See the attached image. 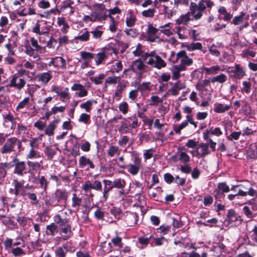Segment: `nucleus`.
<instances>
[{
  "label": "nucleus",
  "mask_w": 257,
  "mask_h": 257,
  "mask_svg": "<svg viewBox=\"0 0 257 257\" xmlns=\"http://www.w3.org/2000/svg\"><path fill=\"white\" fill-rule=\"evenodd\" d=\"M214 5L211 0L200 1L198 4L191 2L189 7V12L195 21L200 20L203 16V12L206 9H211Z\"/></svg>",
  "instance_id": "1"
},
{
  "label": "nucleus",
  "mask_w": 257,
  "mask_h": 257,
  "mask_svg": "<svg viewBox=\"0 0 257 257\" xmlns=\"http://www.w3.org/2000/svg\"><path fill=\"white\" fill-rule=\"evenodd\" d=\"M143 60L153 68L161 69L166 66V62L155 51L145 53L142 55Z\"/></svg>",
  "instance_id": "2"
},
{
  "label": "nucleus",
  "mask_w": 257,
  "mask_h": 257,
  "mask_svg": "<svg viewBox=\"0 0 257 257\" xmlns=\"http://www.w3.org/2000/svg\"><path fill=\"white\" fill-rule=\"evenodd\" d=\"M169 60L173 63H177L180 60L179 65H182L186 68L193 63L192 59L187 56L185 50H181L176 54L174 51L171 52Z\"/></svg>",
  "instance_id": "3"
},
{
  "label": "nucleus",
  "mask_w": 257,
  "mask_h": 257,
  "mask_svg": "<svg viewBox=\"0 0 257 257\" xmlns=\"http://www.w3.org/2000/svg\"><path fill=\"white\" fill-rule=\"evenodd\" d=\"M26 83V81L24 78L19 76V74L16 73L10 81L9 86L11 87H14L19 90L24 88Z\"/></svg>",
  "instance_id": "4"
},
{
  "label": "nucleus",
  "mask_w": 257,
  "mask_h": 257,
  "mask_svg": "<svg viewBox=\"0 0 257 257\" xmlns=\"http://www.w3.org/2000/svg\"><path fill=\"white\" fill-rule=\"evenodd\" d=\"M18 142V139L15 137L10 138L7 139L4 146L1 148L0 152L2 154H10L14 150V149Z\"/></svg>",
  "instance_id": "5"
},
{
  "label": "nucleus",
  "mask_w": 257,
  "mask_h": 257,
  "mask_svg": "<svg viewBox=\"0 0 257 257\" xmlns=\"http://www.w3.org/2000/svg\"><path fill=\"white\" fill-rule=\"evenodd\" d=\"M14 163L13 166H15L14 173L20 176H23L27 173L25 171L26 169V165L24 161H21L17 158H15L12 161Z\"/></svg>",
  "instance_id": "6"
},
{
  "label": "nucleus",
  "mask_w": 257,
  "mask_h": 257,
  "mask_svg": "<svg viewBox=\"0 0 257 257\" xmlns=\"http://www.w3.org/2000/svg\"><path fill=\"white\" fill-rule=\"evenodd\" d=\"M226 71L229 74V76L231 78H234L236 79H240L245 75V71L238 64H235L234 68L231 70H230V68H228Z\"/></svg>",
  "instance_id": "7"
},
{
  "label": "nucleus",
  "mask_w": 257,
  "mask_h": 257,
  "mask_svg": "<svg viewBox=\"0 0 257 257\" xmlns=\"http://www.w3.org/2000/svg\"><path fill=\"white\" fill-rule=\"evenodd\" d=\"M82 189L84 191L87 193L91 189H94L98 191H102L101 183L98 180H95L93 183H91L89 181H86L83 185Z\"/></svg>",
  "instance_id": "8"
},
{
  "label": "nucleus",
  "mask_w": 257,
  "mask_h": 257,
  "mask_svg": "<svg viewBox=\"0 0 257 257\" xmlns=\"http://www.w3.org/2000/svg\"><path fill=\"white\" fill-rule=\"evenodd\" d=\"M51 90L52 92H55L57 95L62 99L63 102H66V100L69 99V93L68 88H60L59 87L54 85L51 86Z\"/></svg>",
  "instance_id": "9"
},
{
  "label": "nucleus",
  "mask_w": 257,
  "mask_h": 257,
  "mask_svg": "<svg viewBox=\"0 0 257 257\" xmlns=\"http://www.w3.org/2000/svg\"><path fill=\"white\" fill-rule=\"evenodd\" d=\"M171 85L172 86L169 90V92L173 96H177L179 94V91L181 90L184 89L186 87V84L185 81L178 80L175 83H171Z\"/></svg>",
  "instance_id": "10"
},
{
  "label": "nucleus",
  "mask_w": 257,
  "mask_h": 257,
  "mask_svg": "<svg viewBox=\"0 0 257 257\" xmlns=\"http://www.w3.org/2000/svg\"><path fill=\"white\" fill-rule=\"evenodd\" d=\"M147 67L141 60L138 59L132 63L131 69L136 74H141L146 71Z\"/></svg>",
  "instance_id": "11"
},
{
  "label": "nucleus",
  "mask_w": 257,
  "mask_h": 257,
  "mask_svg": "<svg viewBox=\"0 0 257 257\" xmlns=\"http://www.w3.org/2000/svg\"><path fill=\"white\" fill-rule=\"evenodd\" d=\"M232 106L231 102L227 104H223L215 102L213 105V110L217 113H223L228 111Z\"/></svg>",
  "instance_id": "12"
},
{
  "label": "nucleus",
  "mask_w": 257,
  "mask_h": 257,
  "mask_svg": "<svg viewBox=\"0 0 257 257\" xmlns=\"http://www.w3.org/2000/svg\"><path fill=\"white\" fill-rule=\"evenodd\" d=\"M186 68L182 65H176L173 66L170 69L173 80H177L181 77V72L185 71Z\"/></svg>",
  "instance_id": "13"
},
{
  "label": "nucleus",
  "mask_w": 257,
  "mask_h": 257,
  "mask_svg": "<svg viewBox=\"0 0 257 257\" xmlns=\"http://www.w3.org/2000/svg\"><path fill=\"white\" fill-rule=\"evenodd\" d=\"M134 164H130L127 171L133 175H136L141 167V160L139 158H135L134 160Z\"/></svg>",
  "instance_id": "14"
},
{
  "label": "nucleus",
  "mask_w": 257,
  "mask_h": 257,
  "mask_svg": "<svg viewBox=\"0 0 257 257\" xmlns=\"http://www.w3.org/2000/svg\"><path fill=\"white\" fill-rule=\"evenodd\" d=\"M86 165H88L92 169H94L95 168V165L92 161H91L89 159L83 156L80 157L79 160V168L84 169L85 168Z\"/></svg>",
  "instance_id": "15"
},
{
  "label": "nucleus",
  "mask_w": 257,
  "mask_h": 257,
  "mask_svg": "<svg viewBox=\"0 0 257 257\" xmlns=\"http://www.w3.org/2000/svg\"><path fill=\"white\" fill-rule=\"evenodd\" d=\"M203 70L207 75H215L220 71H223L224 68H221L219 65H216L210 67H203Z\"/></svg>",
  "instance_id": "16"
},
{
  "label": "nucleus",
  "mask_w": 257,
  "mask_h": 257,
  "mask_svg": "<svg viewBox=\"0 0 257 257\" xmlns=\"http://www.w3.org/2000/svg\"><path fill=\"white\" fill-rule=\"evenodd\" d=\"M37 77L38 81L41 82L43 84H46L52 79V75L51 71H49L47 72L41 73L37 75Z\"/></svg>",
  "instance_id": "17"
},
{
  "label": "nucleus",
  "mask_w": 257,
  "mask_h": 257,
  "mask_svg": "<svg viewBox=\"0 0 257 257\" xmlns=\"http://www.w3.org/2000/svg\"><path fill=\"white\" fill-rule=\"evenodd\" d=\"M247 195H249L251 196H255L257 195V192L254 189L250 187L248 189H245V190L239 189L238 190V193H236L237 196H241L244 197L247 196Z\"/></svg>",
  "instance_id": "18"
},
{
  "label": "nucleus",
  "mask_w": 257,
  "mask_h": 257,
  "mask_svg": "<svg viewBox=\"0 0 257 257\" xmlns=\"http://www.w3.org/2000/svg\"><path fill=\"white\" fill-rule=\"evenodd\" d=\"M58 122L59 120L57 119L54 120L53 121L50 122L46 127L45 131V134L49 136L53 135L54 131L56 128V125Z\"/></svg>",
  "instance_id": "19"
},
{
  "label": "nucleus",
  "mask_w": 257,
  "mask_h": 257,
  "mask_svg": "<svg viewBox=\"0 0 257 257\" xmlns=\"http://www.w3.org/2000/svg\"><path fill=\"white\" fill-rule=\"evenodd\" d=\"M191 16V15L189 11L186 14L181 15L176 20V23L179 24H187L189 22L194 20Z\"/></svg>",
  "instance_id": "20"
},
{
  "label": "nucleus",
  "mask_w": 257,
  "mask_h": 257,
  "mask_svg": "<svg viewBox=\"0 0 257 257\" xmlns=\"http://www.w3.org/2000/svg\"><path fill=\"white\" fill-rule=\"evenodd\" d=\"M56 198L59 202L60 200H63L66 202L68 198V193L63 189H57L55 192Z\"/></svg>",
  "instance_id": "21"
},
{
  "label": "nucleus",
  "mask_w": 257,
  "mask_h": 257,
  "mask_svg": "<svg viewBox=\"0 0 257 257\" xmlns=\"http://www.w3.org/2000/svg\"><path fill=\"white\" fill-rule=\"evenodd\" d=\"M13 184L14 186V189H12V191H14V194L17 197L19 194H20L21 192L23 189V184L19 182L18 180L15 179L13 181Z\"/></svg>",
  "instance_id": "22"
},
{
  "label": "nucleus",
  "mask_w": 257,
  "mask_h": 257,
  "mask_svg": "<svg viewBox=\"0 0 257 257\" xmlns=\"http://www.w3.org/2000/svg\"><path fill=\"white\" fill-rule=\"evenodd\" d=\"M90 37V32L84 29V31L82 30L79 32L78 36L75 37V40H79L81 42H86L88 41Z\"/></svg>",
  "instance_id": "23"
},
{
  "label": "nucleus",
  "mask_w": 257,
  "mask_h": 257,
  "mask_svg": "<svg viewBox=\"0 0 257 257\" xmlns=\"http://www.w3.org/2000/svg\"><path fill=\"white\" fill-rule=\"evenodd\" d=\"M128 16L126 18V25L128 27H133L136 21V17L132 10L127 11Z\"/></svg>",
  "instance_id": "24"
},
{
  "label": "nucleus",
  "mask_w": 257,
  "mask_h": 257,
  "mask_svg": "<svg viewBox=\"0 0 257 257\" xmlns=\"http://www.w3.org/2000/svg\"><path fill=\"white\" fill-rule=\"evenodd\" d=\"M125 221L127 224L130 226H133L136 225L138 221L136 214L130 213L127 215Z\"/></svg>",
  "instance_id": "25"
},
{
  "label": "nucleus",
  "mask_w": 257,
  "mask_h": 257,
  "mask_svg": "<svg viewBox=\"0 0 257 257\" xmlns=\"http://www.w3.org/2000/svg\"><path fill=\"white\" fill-rule=\"evenodd\" d=\"M227 80V76L223 73H221L216 76L212 77L211 79V82L212 83L215 82H218L219 83H223Z\"/></svg>",
  "instance_id": "26"
},
{
  "label": "nucleus",
  "mask_w": 257,
  "mask_h": 257,
  "mask_svg": "<svg viewBox=\"0 0 257 257\" xmlns=\"http://www.w3.org/2000/svg\"><path fill=\"white\" fill-rule=\"evenodd\" d=\"M67 250L66 245L63 244L62 246H59L55 250L56 257H66Z\"/></svg>",
  "instance_id": "27"
},
{
  "label": "nucleus",
  "mask_w": 257,
  "mask_h": 257,
  "mask_svg": "<svg viewBox=\"0 0 257 257\" xmlns=\"http://www.w3.org/2000/svg\"><path fill=\"white\" fill-rule=\"evenodd\" d=\"M93 103L96 104L97 101L94 100H88L86 102L82 103L80 105V107L81 108L84 109L86 112H90Z\"/></svg>",
  "instance_id": "28"
},
{
  "label": "nucleus",
  "mask_w": 257,
  "mask_h": 257,
  "mask_svg": "<svg viewBox=\"0 0 257 257\" xmlns=\"http://www.w3.org/2000/svg\"><path fill=\"white\" fill-rule=\"evenodd\" d=\"M37 183L40 184V187L44 191H46L49 185V181L44 176H39Z\"/></svg>",
  "instance_id": "29"
},
{
  "label": "nucleus",
  "mask_w": 257,
  "mask_h": 257,
  "mask_svg": "<svg viewBox=\"0 0 257 257\" xmlns=\"http://www.w3.org/2000/svg\"><path fill=\"white\" fill-rule=\"evenodd\" d=\"M74 2L71 0H66L63 3L61 9L65 10L67 8L70 9L69 14L72 15L74 12V8L72 7Z\"/></svg>",
  "instance_id": "30"
},
{
  "label": "nucleus",
  "mask_w": 257,
  "mask_h": 257,
  "mask_svg": "<svg viewBox=\"0 0 257 257\" xmlns=\"http://www.w3.org/2000/svg\"><path fill=\"white\" fill-rule=\"evenodd\" d=\"M26 157L29 159H37L41 157L40 153L34 149H30L29 153L27 154Z\"/></svg>",
  "instance_id": "31"
},
{
  "label": "nucleus",
  "mask_w": 257,
  "mask_h": 257,
  "mask_svg": "<svg viewBox=\"0 0 257 257\" xmlns=\"http://www.w3.org/2000/svg\"><path fill=\"white\" fill-rule=\"evenodd\" d=\"M46 234L48 235H54L57 232V227L54 223H52L46 226Z\"/></svg>",
  "instance_id": "32"
},
{
  "label": "nucleus",
  "mask_w": 257,
  "mask_h": 257,
  "mask_svg": "<svg viewBox=\"0 0 257 257\" xmlns=\"http://www.w3.org/2000/svg\"><path fill=\"white\" fill-rule=\"evenodd\" d=\"M28 166L34 171H37L42 168V161L40 162H32L29 161L27 163Z\"/></svg>",
  "instance_id": "33"
},
{
  "label": "nucleus",
  "mask_w": 257,
  "mask_h": 257,
  "mask_svg": "<svg viewBox=\"0 0 257 257\" xmlns=\"http://www.w3.org/2000/svg\"><path fill=\"white\" fill-rule=\"evenodd\" d=\"M178 160L184 164H187L190 162V157L185 152H181L178 154Z\"/></svg>",
  "instance_id": "34"
},
{
  "label": "nucleus",
  "mask_w": 257,
  "mask_h": 257,
  "mask_svg": "<svg viewBox=\"0 0 257 257\" xmlns=\"http://www.w3.org/2000/svg\"><path fill=\"white\" fill-rule=\"evenodd\" d=\"M106 58L107 56L104 52L98 53L95 57H94L96 65L100 64Z\"/></svg>",
  "instance_id": "35"
},
{
  "label": "nucleus",
  "mask_w": 257,
  "mask_h": 257,
  "mask_svg": "<svg viewBox=\"0 0 257 257\" xmlns=\"http://www.w3.org/2000/svg\"><path fill=\"white\" fill-rule=\"evenodd\" d=\"M187 30L186 28L184 27H179L177 30L178 38L181 40L186 39L187 37Z\"/></svg>",
  "instance_id": "36"
},
{
  "label": "nucleus",
  "mask_w": 257,
  "mask_h": 257,
  "mask_svg": "<svg viewBox=\"0 0 257 257\" xmlns=\"http://www.w3.org/2000/svg\"><path fill=\"white\" fill-rule=\"evenodd\" d=\"M54 221L56 223L62 227L68 223V219L66 218L63 219L60 215L58 214L55 216Z\"/></svg>",
  "instance_id": "37"
},
{
  "label": "nucleus",
  "mask_w": 257,
  "mask_h": 257,
  "mask_svg": "<svg viewBox=\"0 0 257 257\" xmlns=\"http://www.w3.org/2000/svg\"><path fill=\"white\" fill-rule=\"evenodd\" d=\"M82 199L77 197L76 193L73 194V197L72 199V207L73 208L78 207L81 205Z\"/></svg>",
  "instance_id": "38"
},
{
  "label": "nucleus",
  "mask_w": 257,
  "mask_h": 257,
  "mask_svg": "<svg viewBox=\"0 0 257 257\" xmlns=\"http://www.w3.org/2000/svg\"><path fill=\"white\" fill-rule=\"evenodd\" d=\"M32 31L34 33L39 34L40 35H44L47 36H49V32L48 31H40V25L39 24V23H37L35 24V26L33 28Z\"/></svg>",
  "instance_id": "39"
},
{
  "label": "nucleus",
  "mask_w": 257,
  "mask_h": 257,
  "mask_svg": "<svg viewBox=\"0 0 257 257\" xmlns=\"http://www.w3.org/2000/svg\"><path fill=\"white\" fill-rule=\"evenodd\" d=\"M199 148L201 149V157H204L205 156L210 154L209 150L208 145L204 143H201L199 145Z\"/></svg>",
  "instance_id": "40"
},
{
  "label": "nucleus",
  "mask_w": 257,
  "mask_h": 257,
  "mask_svg": "<svg viewBox=\"0 0 257 257\" xmlns=\"http://www.w3.org/2000/svg\"><path fill=\"white\" fill-rule=\"evenodd\" d=\"M225 246L222 243L218 244L214 247V251L216 252V255L219 256L223 252H225Z\"/></svg>",
  "instance_id": "41"
},
{
  "label": "nucleus",
  "mask_w": 257,
  "mask_h": 257,
  "mask_svg": "<svg viewBox=\"0 0 257 257\" xmlns=\"http://www.w3.org/2000/svg\"><path fill=\"white\" fill-rule=\"evenodd\" d=\"M245 16V13L241 12L239 16H235L232 21V23L234 25H238L243 22V20Z\"/></svg>",
  "instance_id": "42"
},
{
  "label": "nucleus",
  "mask_w": 257,
  "mask_h": 257,
  "mask_svg": "<svg viewBox=\"0 0 257 257\" xmlns=\"http://www.w3.org/2000/svg\"><path fill=\"white\" fill-rule=\"evenodd\" d=\"M108 14L107 16V17H109L111 21H113V20H114V18L113 17V15H114L115 14H119L121 13V10L117 7H115L113 9H109L108 11Z\"/></svg>",
  "instance_id": "43"
},
{
  "label": "nucleus",
  "mask_w": 257,
  "mask_h": 257,
  "mask_svg": "<svg viewBox=\"0 0 257 257\" xmlns=\"http://www.w3.org/2000/svg\"><path fill=\"white\" fill-rule=\"evenodd\" d=\"M227 220L230 222H234L237 220V216L235 211L229 210L227 214Z\"/></svg>",
  "instance_id": "44"
},
{
  "label": "nucleus",
  "mask_w": 257,
  "mask_h": 257,
  "mask_svg": "<svg viewBox=\"0 0 257 257\" xmlns=\"http://www.w3.org/2000/svg\"><path fill=\"white\" fill-rule=\"evenodd\" d=\"M55 67H59L62 68L66 67L65 60L61 57H56L55 58Z\"/></svg>",
  "instance_id": "45"
},
{
  "label": "nucleus",
  "mask_w": 257,
  "mask_h": 257,
  "mask_svg": "<svg viewBox=\"0 0 257 257\" xmlns=\"http://www.w3.org/2000/svg\"><path fill=\"white\" fill-rule=\"evenodd\" d=\"M114 188L122 189L125 186V182L123 179H118L113 181Z\"/></svg>",
  "instance_id": "46"
},
{
  "label": "nucleus",
  "mask_w": 257,
  "mask_h": 257,
  "mask_svg": "<svg viewBox=\"0 0 257 257\" xmlns=\"http://www.w3.org/2000/svg\"><path fill=\"white\" fill-rule=\"evenodd\" d=\"M78 121L85 124L89 123L90 121V116L88 114L83 113L80 114Z\"/></svg>",
  "instance_id": "47"
},
{
  "label": "nucleus",
  "mask_w": 257,
  "mask_h": 257,
  "mask_svg": "<svg viewBox=\"0 0 257 257\" xmlns=\"http://www.w3.org/2000/svg\"><path fill=\"white\" fill-rule=\"evenodd\" d=\"M111 241L115 246L118 247L119 248L122 247L123 243L122 242V239L119 236H116L111 238Z\"/></svg>",
  "instance_id": "48"
},
{
  "label": "nucleus",
  "mask_w": 257,
  "mask_h": 257,
  "mask_svg": "<svg viewBox=\"0 0 257 257\" xmlns=\"http://www.w3.org/2000/svg\"><path fill=\"white\" fill-rule=\"evenodd\" d=\"M150 82H143L138 86L137 89L142 93L149 91L150 90Z\"/></svg>",
  "instance_id": "49"
},
{
  "label": "nucleus",
  "mask_w": 257,
  "mask_h": 257,
  "mask_svg": "<svg viewBox=\"0 0 257 257\" xmlns=\"http://www.w3.org/2000/svg\"><path fill=\"white\" fill-rule=\"evenodd\" d=\"M211 82V79H204L203 80L199 82H198L196 84V88L198 90H201L203 88L205 87V86H208L210 85Z\"/></svg>",
  "instance_id": "50"
},
{
  "label": "nucleus",
  "mask_w": 257,
  "mask_h": 257,
  "mask_svg": "<svg viewBox=\"0 0 257 257\" xmlns=\"http://www.w3.org/2000/svg\"><path fill=\"white\" fill-rule=\"evenodd\" d=\"M155 13V8L149 9L146 10H144L142 12V15L144 17L147 18H152L154 17Z\"/></svg>",
  "instance_id": "51"
},
{
  "label": "nucleus",
  "mask_w": 257,
  "mask_h": 257,
  "mask_svg": "<svg viewBox=\"0 0 257 257\" xmlns=\"http://www.w3.org/2000/svg\"><path fill=\"white\" fill-rule=\"evenodd\" d=\"M217 189L223 193L229 192V187L225 182L219 183L217 185Z\"/></svg>",
  "instance_id": "52"
},
{
  "label": "nucleus",
  "mask_w": 257,
  "mask_h": 257,
  "mask_svg": "<svg viewBox=\"0 0 257 257\" xmlns=\"http://www.w3.org/2000/svg\"><path fill=\"white\" fill-rule=\"evenodd\" d=\"M251 86V83L249 81H244L242 82L241 90L245 93L248 94L250 91Z\"/></svg>",
  "instance_id": "53"
},
{
  "label": "nucleus",
  "mask_w": 257,
  "mask_h": 257,
  "mask_svg": "<svg viewBox=\"0 0 257 257\" xmlns=\"http://www.w3.org/2000/svg\"><path fill=\"white\" fill-rule=\"evenodd\" d=\"M122 69V65L120 61L116 62L114 64L112 65L111 68V71L112 72H118L120 71Z\"/></svg>",
  "instance_id": "54"
},
{
  "label": "nucleus",
  "mask_w": 257,
  "mask_h": 257,
  "mask_svg": "<svg viewBox=\"0 0 257 257\" xmlns=\"http://www.w3.org/2000/svg\"><path fill=\"white\" fill-rule=\"evenodd\" d=\"M30 42L33 47L35 48V50L37 52H41L43 49V47L38 45V41L34 38H31L30 39Z\"/></svg>",
  "instance_id": "55"
},
{
  "label": "nucleus",
  "mask_w": 257,
  "mask_h": 257,
  "mask_svg": "<svg viewBox=\"0 0 257 257\" xmlns=\"http://www.w3.org/2000/svg\"><path fill=\"white\" fill-rule=\"evenodd\" d=\"M119 149L117 147L111 146L109 148L107 151V154L109 156L112 157L114 155L118 153Z\"/></svg>",
  "instance_id": "56"
},
{
  "label": "nucleus",
  "mask_w": 257,
  "mask_h": 257,
  "mask_svg": "<svg viewBox=\"0 0 257 257\" xmlns=\"http://www.w3.org/2000/svg\"><path fill=\"white\" fill-rule=\"evenodd\" d=\"M105 75L103 74H100L98 77H92L90 78V80L94 82L95 84H99L102 83Z\"/></svg>",
  "instance_id": "57"
},
{
  "label": "nucleus",
  "mask_w": 257,
  "mask_h": 257,
  "mask_svg": "<svg viewBox=\"0 0 257 257\" xmlns=\"http://www.w3.org/2000/svg\"><path fill=\"white\" fill-rule=\"evenodd\" d=\"M128 104L126 102H121L118 106L119 110L123 114H126L128 111Z\"/></svg>",
  "instance_id": "58"
},
{
  "label": "nucleus",
  "mask_w": 257,
  "mask_h": 257,
  "mask_svg": "<svg viewBox=\"0 0 257 257\" xmlns=\"http://www.w3.org/2000/svg\"><path fill=\"white\" fill-rule=\"evenodd\" d=\"M30 99L29 97H25L22 101L19 103L18 105L16 107V110H18L20 109L23 108L25 106H26L29 102Z\"/></svg>",
  "instance_id": "59"
},
{
  "label": "nucleus",
  "mask_w": 257,
  "mask_h": 257,
  "mask_svg": "<svg viewBox=\"0 0 257 257\" xmlns=\"http://www.w3.org/2000/svg\"><path fill=\"white\" fill-rule=\"evenodd\" d=\"M80 55L83 59H91L94 58V54L90 52L81 51Z\"/></svg>",
  "instance_id": "60"
},
{
  "label": "nucleus",
  "mask_w": 257,
  "mask_h": 257,
  "mask_svg": "<svg viewBox=\"0 0 257 257\" xmlns=\"http://www.w3.org/2000/svg\"><path fill=\"white\" fill-rule=\"evenodd\" d=\"M103 183L104 184V188H106V190L108 191H110L112 188H114L113 182L108 180H103Z\"/></svg>",
  "instance_id": "61"
},
{
  "label": "nucleus",
  "mask_w": 257,
  "mask_h": 257,
  "mask_svg": "<svg viewBox=\"0 0 257 257\" xmlns=\"http://www.w3.org/2000/svg\"><path fill=\"white\" fill-rule=\"evenodd\" d=\"M218 220L215 218H213L207 220L206 222L201 223V224L205 226H209L210 227H212L213 224H216Z\"/></svg>",
  "instance_id": "62"
},
{
  "label": "nucleus",
  "mask_w": 257,
  "mask_h": 257,
  "mask_svg": "<svg viewBox=\"0 0 257 257\" xmlns=\"http://www.w3.org/2000/svg\"><path fill=\"white\" fill-rule=\"evenodd\" d=\"M129 141V138L128 137L124 136H123L118 142V145L122 147H124L127 144Z\"/></svg>",
  "instance_id": "63"
},
{
  "label": "nucleus",
  "mask_w": 257,
  "mask_h": 257,
  "mask_svg": "<svg viewBox=\"0 0 257 257\" xmlns=\"http://www.w3.org/2000/svg\"><path fill=\"white\" fill-rule=\"evenodd\" d=\"M94 216L98 220H103L104 213L100 209H97L94 212Z\"/></svg>",
  "instance_id": "64"
}]
</instances>
